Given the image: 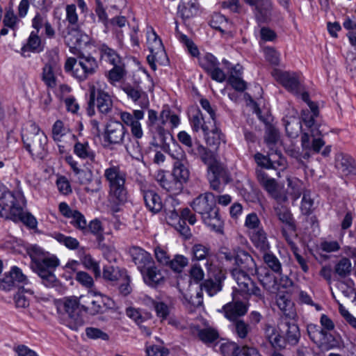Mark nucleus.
I'll list each match as a JSON object with an SVG mask.
<instances>
[{"mask_svg": "<svg viewBox=\"0 0 356 356\" xmlns=\"http://www.w3.org/2000/svg\"><path fill=\"white\" fill-rule=\"evenodd\" d=\"M27 252L31 259V268L41 278L42 283L47 287L54 286L56 282L54 271L59 266V259L37 245L29 247Z\"/></svg>", "mask_w": 356, "mask_h": 356, "instance_id": "1", "label": "nucleus"}, {"mask_svg": "<svg viewBox=\"0 0 356 356\" xmlns=\"http://www.w3.org/2000/svg\"><path fill=\"white\" fill-rule=\"evenodd\" d=\"M216 197L212 193L200 194L192 202L191 206L194 211L201 216L204 223L212 230L220 232L224 221L216 207Z\"/></svg>", "mask_w": 356, "mask_h": 356, "instance_id": "2", "label": "nucleus"}, {"mask_svg": "<svg viewBox=\"0 0 356 356\" xmlns=\"http://www.w3.org/2000/svg\"><path fill=\"white\" fill-rule=\"evenodd\" d=\"M104 177L108 183V198L110 201L119 204L127 199V190L125 186L127 173L119 165H111L106 168Z\"/></svg>", "mask_w": 356, "mask_h": 356, "instance_id": "3", "label": "nucleus"}, {"mask_svg": "<svg viewBox=\"0 0 356 356\" xmlns=\"http://www.w3.org/2000/svg\"><path fill=\"white\" fill-rule=\"evenodd\" d=\"M77 58H68L65 63V70L79 81L86 80L93 75L98 69L97 60L90 55H85L81 51L75 54Z\"/></svg>", "mask_w": 356, "mask_h": 356, "instance_id": "4", "label": "nucleus"}, {"mask_svg": "<svg viewBox=\"0 0 356 356\" xmlns=\"http://www.w3.org/2000/svg\"><path fill=\"white\" fill-rule=\"evenodd\" d=\"M26 149L33 159H43L47 154V138L44 133L32 123L22 134Z\"/></svg>", "mask_w": 356, "mask_h": 356, "instance_id": "5", "label": "nucleus"}, {"mask_svg": "<svg viewBox=\"0 0 356 356\" xmlns=\"http://www.w3.org/2000/svg\"><path fill=\"white\" fill-rule=\"evenodd\" d=\"M90 99L87 108L88 114L90 116L95 114V105L102 114H108L113 108V101L111 95L97 83V85L89 86Z\"/></svg>", "mask_w": 356, "mask_h": 356, "instance_id": "6", "label": "nucleus"}, {"mask_svg": "<svg viewBox=\"0 0 356 356\" xmlns=\"http://www.w3.org/2000/svg\"><path fill=\"white\" fill-rule=\"evenodd\" d=\"M63 307L68 316V326L70 329L77 330L83 325L85 305L83 302V299H81V296L79 298L76 296L65 298L63 301Z\"/></svg>", "mask_w": 356, "mask_h": 356, "instance_id": "7", "label": "nucleus"}, {"mask_svg": "<svg viewBox=\"0 0 356 356\" xmlns=\"http://www.w3.org/2000/svg\"><path fill=\"white\" fill-rule=\"evenodd\" d=\"M303 122L308 128L309 132H304L301 137V145L303 149H312L314 152L318 153L325 145L324 141L318 138L321 135L323 130L320 129L318 124L314 117L304 118Z\"/></svg>", "mask_w": 356, "mask_h": 356, "instance_id": "8", "label": "nucleus"}, {"mask_svg": "<svg viewBox=\"0 0 356 356\" xmlns=\"http://www.w3.org/2000/svg\"><path fill=\"white\" fill-rule=\"evenodd\" d=\"M85 305V313L95 316L103 314L113 307V301L99 292L90 291L88 296H81Z\"/></svg>", "mask_w": 356, "mask_h": 356, "instance_id": "9", "label": "nucleus"}, {"mask_svg": "<svg viewBox=\"0 0 356 356\" xmlns=\"http://www.w3.org/2000/svg\"><path fill=\"white\" fill-rule=\"evenodd\" d=\"M231 275L236 280L238 286L236 290L242 296L249 298L254 296L259 300L264 301V296L256 283L248 274L236 270H231Z\"/></svg>", "mask_w": 356, "mask_h": 356, "instance_id": "10", "label": "nucleus"}, {"mask_svg": "<svg viewBox=\"0 0 356 356\" xmlns=\"http://www.w3.org/2000/svg\"><path fill=\"white\" fill-rule=\"evenodd\" d=\"M207 177L211 188L220 192L222 186L231 181L229 171L222 163L217 161L207 170Z\"/></svg>", "mask_w": 356, "mask_h": 356, "instance_id": "11", "label": "nucleus"}, {"mask_svg": "<svg viewBox=\"0 0 356 356\" xmlns=\"http://www.w3.org/2000/svg\"><path fill=\"white\" fill-rule=\"evenodd\" d=\"M294 319L281 318L278 323V329L280 332L281 339L284 343L291 346L298 343L301 337L298 325L293 321Z\"/></svg>", "mask_w": 356, "mask_h": 356, "instance_id": "12", "label": "nucleus"}, {"mask_svg": "<svg viewBox=\"0 0 356 356\" xmlns=\"http://www.w3.org/2000/svg\"><path fill=\"white\" fill-rule=\"evenodd\" d=\"M126 134V129L119 121L111 120L105 127L103 134L106 147L120 145L122 143Z\"/></svg>", "mask_w": 356, "mask_h": 356, "instance_id": "13", "label": "nucleus"}, {"mask_svg": "<svg viewBox=\"0 0 356 356\" xmlns=\"http://www.w3.org/2000/svg\"><path fill=\"white\" fill-rule=\"evenodd\" d=\"M252 8L256 20L259 23H267L273 17L274 5L272 0H244Z\"/></svg>", "mask_w": 356, "mask_h": 356, "instance_id": "14", "label": "nucleus"}, {"mask_svg": "<svg viewBox=\"0 0 356 356\" xmlns=\"http://www.w3.org/2000/svg\"><path fill=\"white\" fill-rule=\"evenodd\" d=\"M172 157L176 161L174 163L172 177L177 183L181 184V189H183V184L186 183L190 177V172L187 167L186 156L181 147H178L177 155L172 154Z\"/></svg>", "mask_w": 356, "mask_h": 356, "instance_id": "15", "label": "nucleus"}, {"mask_svg": "<svg viewBox=\"0 0 356 356\" xmlns=\"http://www.w3.org/2000/svg\"><path fill=\"white\" fill-rule=\"evenodd\" d=\"M271 74L288 91L296 95L299 94L300 83L299 76L296 73L274 69Z\"/></svg>", "mask_w": 356, "mask_h": 356, "instance_id": "16", "label": "nucleus"}, {"mask_svg": "<svg viewBox=\"0 0 356 356\" xmlns=\"http://www.w3.org/2000/svg\"><path fill=\"white\" fill-rule=\"evenodd\" d=\"M309 339L319 348L327 349L333 341V336L326 330L315 324H309L307 327Z\"/></svg>", "mask_w": 356, "mask_h": 356, "instance_id": "17", "label": "nucleus"}, {"mask_svg": "<svg viewBox=\"0 0 356 356\" xmlns=\"http://www.w3.org/2000/svg\"><path fill=\"white\" fill-rule=\"evenodd\" d=\"M255 172L259 183L272 197L277 201H285L286 200L285 195H282L280 193L278 185L275 179L268 177L262 169L257 168Z\"/></svg>", "mask_w": 356, "mask_h": 356, "instance_id": "18", "label": "nucleus"}, {"mask_svg": "<svg viewBox=\"0 0 356 356\" xmlns=\"http://www.w3.org/2000/svg\"><path fill=\"white\" fill-rule=\"evenodd\" d=\"M248 310V305L241 300H233L222 307L225 317L231 322L241 319Z\"/></svg>", "mask_w": 356, "mask_h": 356, "instance_id": "19", "label": "nucleus"}, {"mask_svg": "<svg viewBox=\"0 0 356 356\" xmlns=\"http://www.w3.org/2000/svg\"><path fill=\"white\" fill-rule=\"evenodd\" d=\"M236 267L232 270L242 271L247 274L252 272L256 268V264L252 256L245 250L238 248L235 249V261Z\"/></svg>", "mask_w": 356, "mask_h": 356, "instance_id": "20", "label": "nucleus"}, {"mask_svg": "<svg viewBox=\"0 0 356 356\" xmlns=\"http://www.w3.org/2000/svg\"><path fill=\"white\" fill-rule=\"evenodd\" d=\"M335 167L342 175H356V162L351 156L347 154L339 152L336 154Z\"/></svg>", "mask_w": 356, "mask_h": 356, "instance_id": "21", "label": "nucleus"}, {"mask_svg": "<svg viewBox=\"0 0 356 356\" xmlns=\"http://www.w3.org/2000/svg\"><path fill=\"white\" fill-rule=\"evenodd\" d=\"M147 40L149 42L152 40V43H149V49L151 54L147 57L149 64H152L158 61L159 58H160L161 56L165 55V53L161 40L153 29L152 30L151 33L147 35Z\"/></svg>", "mask_w": 356, "mask_h": 356, "instance_id": "22", "label": "nucleus"}, {"mask_svg": "<svg viewBox=\"0 0 356 356\" xmlns=\"http://www.w3.org/2000/svg\"><path fill=\"white\" fill-rule=\"evenodd\" d=\"M131 254L134 262L140 273L154 264L150 254L142 248L134 247L131 250Z\"/></svg>", "mask_w": 356, "mask_h": 356, "instance_id": "23", "label": "nucleus"}, {"mask_svg": "<svg viewBox=\"0 0 356 356\" xmlns=\"http://www.w3.org/2000/svg\"><path fill=\"white\" fill-rule=\"evenodd\" d=\"M67 34L64 37L65 43L69 47L70 51L75 55L78 51H81L79 47L83 41V38H87V35H83L76 28L67 27Z\"/></svg>", "mask_w": 356, "mask_h": 356, "instance_id": "24", "label": "nucleus"}, {"mask_svg": "<svg viewBox=\"0 0 356 356\" xmlns=\"http://www.w3.org/2000/svg\"><path fill=\"white\" fill-rule=\"evenodd\" d=\"M1 286L4 290L9 291L16 283H25L26 276L17 266H13L8 273H6L1 280Z\"/></svg>", "mask_w": 356, "mask_h": 356, "instance_id": "25", "label": "nucleus"}, {"mask_svg": "<svg viewBox=\"0 0 356 356\" xmlns=\"http://www.w3.org/2000/svg\"><path fill=\"white\" fill-rule=\"evenodd\" d=\"M190 154L195 158H199L207 165V170L218 161L213 152L200 143L195 144V148L190 150Z\"/></svg>", "mask_w": 356, "mask_h": 356, "instance_id": "26", "label": "nucleus"}, {"mask_svg": "<svg viewBox=\"0 0 356 356\" xmlns=\"http://www.w3.org/2000/svg\"><path fill=\"white\" fill-rule=\"evenodd\" d=\"M275 156H277L278 159L277 160L273 159L270 156H265L261 153L257 152L254 154V158L259 166L266 169H276L277 166H284L285 161L282 156L281 153L275 151Z\"/></svg>", "mask_w": 356, "mask_h": 356, "instance_id": "27", "label": "nucleus"}, {"mask_svg": "<svg viewBox=\"0 0 356 356\" xmlns=\"http://www.w3.org/2000/svg\"><path fill=\"white\" fill-rule=\"evenodd\" d=\"M143 196L145 204L149 211L156 213L161 211L163 208L161 199L154 191H143Z\"/></svg>", "mask_w": 356, "mask_h": 356, "instance_id": "28", "label": "nucleus"}, {"mask_svg": "<svg viewBox=\"0 0 356 356\" xmlns=\"http://www.w3.org/2000/svg\"><path fill=\"white\" fill-rule=\"evenodd\" d=\"M276 305L284 316L282 318L294 319L296 316L294 303L289 297L284 295L278 296L276 298Z\"/></svg>", "mask_w": 356, "mask_h": 356, "instance_id": "29", "label": "nucleus"}, {"mask_svg": "<svg viewBox=\"0 0 356 356\" xmlns=\"http://www.w3.org/2000/svg\"><path fill=\"white\" fill-rule=\"evenodd\" d=\"M288 137L296 138L302 131V123L299 118L296 116H286L282 119Z\"/></svg>", "mask_w": 356, "mask_h": 356, "instance_id": "30", "label": "nucleus"}, {"mask_svg": "<svg viewBox=\"0 0 356 356\" xmlns=\"http://www.w3.org/2000/svg\"><path fill=\"white\" fill-rule=\"evenodd\" d=\"M193 259L196 261H205L211 263L213 261V254L209 245L196 243L192 247Z\"/></svg>", "mask_w": 356, "mask_h": 356, "instance_id": "31", "label": "nucleus"}, {"mask_svg": "<svg viewBox=\"0 0 356 356\" xmlns=\"http://www.w3.org/2000/svg\"><path fill=\"white\" fill-rule=\"evenodd\" d=\"M44 43L42 42L38 33L37 32H31L26 43L22 47V52L24 55L26 51L40 53L44 50Z\"/></svg>", "mask_w": 356, "mask_h": 356, "instance_id": "32", "label": "nucleus"}, {"mask_svg": "<svg viewBox=\"0 0 356 356\" xmlns=\"http://www.w3.org/2000/svg\"><path fill=\"white\" fill-rule=\"evenodd\" d=\"M250 348L248 346L241 347L236 343L228 342L220 346V352L223 356H246L247 350Z\"/></svg>", "mask_w": 356, "mask_h": 356, "instance_id": "33", "label": "nucleus"}, {"mask_svg": "<svg viewBox=\"0 0 356 356\" xmlns=\"http://www.w3.org/2000/svg\"><path fill=\"white\" fill-rule=\"evenodd\" d=\"M250 238L254 245L261 252L268 251L270 245L268 241L266 233L262 229L250 233Z\"/></svg>", "mask_w": 356, "mask_h": 356, "instance_id": "34", "label": "nucleus"}, {"mask_svg": "<svg viewBox=\"0 0 356 356\" xmlns=\"http://www.w3.org/2000/svg\"><path fill=\"white\" fill-rule=\"evenodd\" d=\"M140 273L143 275L144 282L152 286H156L163 280L162 273L157 269L155 264L149 267Z\"/></svg>", "mask_w": 356, "mask_h": 356, "instance_id": "35", "label": "nucleus"}, {"mask_svg": "<svg viewBox=\"0 0 356 356\" xmlns=\"http://www.w3.org/2000/svg\"><path fill=\"white\" fill-rule=\"evenodd\" d=\"M100 59L110 64L116 65L122 61V59L115 50L110 48L107 44H102L99 47Z\"/></svg>", "mask_w": 356, "mask_h": 356, "instance_id": "36", "label": "nucleus"}, {"mask_svg": "<svg viewBox=\"0 0 356 356\" xmlns=\"http://www.w3.org/2000/svg\"><path fill=\"white\" fill-rule=\"evenodd\" d=\"M74 153L81 159L94 161L95 159V153L91 149L88 142L81 143L76 141L74 145Z\"/></svg>", "mask_w": 356, "mask_h": 356, "instance_id": "37", "label": "nucleus"}, {"mask_svg": "<svg viewBox=\"0 0 356 356\" xmlns=\"http://www.w3.org/2000/svg\"><path fill=\"white\" fill-rule=\"evenodd\" d=\"M197 9L195 0H181L178 6V15L184 19H188L195 14Z\"/></svg>", "mask_w": 356, "mask_h": 356, "instance_id": "38", "label": "nucleus"}, {"mask_svg": "<svg viewBox=\"0 0 356 356\" xmlns=\"http://www.w3.org/2000/svg\"><path fill=\"white\" fill-rule=\"evenodd\" d=\"M19 200H22V203L24 204V197L20 193L15 195L10 191L6 190L1 191L0 190V206L2 207L3 210H7Z\"/></svg>", "mask_w": 356, "mask_h": 356, "instance_id": "39", "label": "nucleus"}, {"mask_svg": "<svg viewBox=\"0 0 356 356\" xmlns=\"http://www.w3.org/2000/svg\"><path fill=\"white\" fill-rule=\"evenodd\" d=\"M264 331L266 339L270 344L275 348L284 347V343L281 339L280 332H277L275 327L270 323H265Z\"/></svg>", "mask_w": 356, "mask_h": 356, "instance_id": "40", "label": "nucleus"}, {"mask_svg": "<svg viewBox=\"0 0 356 356\" xmlns=\"http://www.w3.org/2000/svg\"><path fill=\"white\" fill-rule=\"evenodd\" d=\"M123 277H127L125 269L115 267L113 266H106L103 269V277L111 282H116Z\"/></svg>", "mask_w": 356, "mask_h": 356, "instance_id": "41", "label": "nucleus"}, {"mask_svg": "<svg viewBox=\"0 0 356 356\" xmlns=\"http://www.w3.org/2000/svg\"><path fill=\"white\" fill-rule=\"evenodd\" d=\"M143 118L144 112L141 110H134L133 113L122 112L120 114L122 121L131 128L139 124V121L143 119Z\"/></svg>", "mask_w": 356, "mask_h": 356, "instance_id": "42", "label": "nucleus"}, {"mask_svg": "<svg viewBox=\"0 0 356 356\" xmlns=\"http://www.w3.org/2000/svg\"><path fill=\"white\" fill-rule=\"evenodd\" d=\"M352 271V264L347 257L339 259L334 266V272L339 278H346Z\"/></svg>", "mask_w": 356, "mask_h": 356, "instance_id": "43", "label": "nucleus"}, {"mask_svg": "<svg viewBox=\"0 0 356 356\" xmlns=\"http://www.w3.org/2000/svg\"><path fill=\"white\" fill-rule=\"evenodd\" d=\"M280 140V133L277 129H276L271 124H266L264 141L267 146L271 149H273L274 146Z\"/></svg>", "mask_w": 356, "mask_h": 356, "instance_id": "44", "label": "nucleus"}, {"mask_svg": "<svg viewBox=\"0 0 356 356\" xmlns=\"http://www.w3.org/2000/svg\"><path fill=\"white\" fill-rule=\"evenodd\" d=\"M206 138L207 144L213 147L215 149L218 148L221 142L225 143V136L221 133V131L218 128H214L211 131H208L207 134H204Z\"/></svg>", "mask_w": 356, "mask_h": 356, "instance_id": "45", "label": "nucleus"}, {"mask_svg": "<svg viewBox=\"0 0 356 356\" xmlns=\"http://www.w3.org/2000/svg\"><path fill=\"white\" fill-rule=\"evenodd\" d=\"M213 261H214L209 264H204L205 268L207 270L209 279H212L215 281L222 283L226 277L225 271L215 265Z\"/></svg>", "mask_w": 356, "mask_h": 356, "instance_id": "46", "label": "nucleus"}, {"mask_svg": "<svg viewBox=\"0 0 356 356\" xmlns=\"http://www.w3.org/2000/svg\"><path fill=\"white\" fill-rule=\"evenodd\" d=\"M276 214L280 221L286 225L288 227L289 231L292 232H296V225L290 211L286 208H277L275 209Z\"/></svg>", "mask_w": 356, "mask_h": 356, "instance_id": "47", "label": "nucleus"}, {"mask_svg": "<svg viewBox=\"0 0 356 356\" xmlns=\"http://www.w3.org/2000/svg\"><path fill=\"white\" fill-rule=\"evenodd\" d=\"M81 185L85 186L84 191L90 195L99 193L102 188L101 177H95L94 175Z\"/></svg>", "mask_w": 356, "mask_h": 356, "instance_id": "48", "label": "nucleus"}, {"mask_svg": "<svg viewBox=\"0 0 356 356\" xmlns=\"http://www.w3.org/2000/svg\"><path fill=\"white\" fill-rule=\"evenodd\" d=\"M259 279L261 284L267 291L273 292L277 289V279L273 274L269 272H266L264 275L259 274Z\"/></svg>", "mask_w": 356, "mask_h": 356, "instance_id": "49", "label": "nucleus"}, {"mask_svg": "<svg viewBox=\"0 0 356 356\" xmlns=\"http://www.w3.org/2000/svg\"><path fill=\"white\" fill-rule=\"evenodd\" d=\"M288 193L296 200L298 199L303 190L302 184L300 180L296 178H287Z\"/></svg>", "mask_w": 356, "mask_h": 356, "instance_id": "50", "label": "nucleus"}, {"mask_svg": "<svg viewBox=\"0 0 356 356\" xmlns=\"http://www.w3.org/2000/svg\"><path fill=\"white\" fill-rule=\"evenodd\" d=\"M191 121V127L193 131L197 132L202 129L204 132V134H208L209 127L205 124L202 114L200 110H197L195 113L193 115Z\"/></svg>", "mask_w": 356, "mask_h": 356, "instance_id": "51", "label": "nucleus"}, {"mask_svg": "<svg viewBox=\"0 0 356 356\" xmlns=\"http://www.w3.org/2000/svg\"><path fill=\"white\" fill-rule=\"evenodd\" d=\"M263 254V259L267 266L274 273L280 274L282 271V264L279 259L273 254L268 252V251Z\"/></svg>", "mask_w": 356, "mask_h": 356, "instance_id": "52", "label": "nucleus"}, {"mask_svg": "<svg viewBox=\"0 0 356 356\" xmlns=\"http://www.w3.org/2000/svg\"><path fill=\"white\" fill-rule=\"evenodd\" d=\"M81 261L85 268L92 271L95 277H99L101 276L99 263L97 262L90 254H83L81 257Z\"/></svg>", "mask_w": 356, "mask_h": 356, "instance_id": "53", "label": "nucleus"}, {"mask_svg": "<svg viewBox=\"0 0 356 356\" xmlns=\"http://www.w3.org/2000/svg\"><path fill=\"white\" fill-rule=\"evenodd\" d=\"M54 238L70 250H76L79 247V242L72 236H65L61 233H54Z\"/></svg>", "mask_w": 356, "mask_h": 356, "instance_id": "54", "label": "nucleus"}, {"mask_svg": "<svg viewBox=\"0 0 356 356\" xmlns=\"http://www.w3.org/2000/svg\"><path fill=\"white\" fill-rule=\"evenodd\" d=\"M104 236H98L97 248L101 250L106 259L108 261L115 260V251L114 248L104 243Z\"/></svg>", "mask_w": 356, "mask_h": 356, "instance_id": "55", "label": "nucleus"}, {"mask_svg": "<svg viewBox=\"0 0 356 356\" xmlns=\"http://www.w3.org/2000/svg\"><path fill=\"white\" fill-rule=\"evenodd\" d=\"M159 181L161 186L171 193L177 194L182 191L181 184L177 183L175 178L170 181L165 175H162Z\"/></svg>", "mask_w": 356, "mask_h": 356, "instance_id": "56", "label": "nucleus"}, {"mask_svg": "<svg viewBox=\"0 0 356 356\" xmlns=\"http://www.w3.org/2000/svg\"><path fill=\"white\" fill-rule=\"evenodd\" d=\"M170 205L173 207L172 209L170 208H165V218L168 220V222L174 226V225L177 222L175 221H179L180 218L179 217V209H177L175 207V204H179L177 200L172 199L170 201Z\"/></svg>", "mask_w": 356, "mask_h": 356, "instance_id": "57", "label": "nucleus"}, {"mask_svg": "<svg viewBox=\"0 0 356 356\" xmlns=\"http://www.w3.org/2000/svg\"><path fill=\"white\" fill-rule=\"evenodd\" d=\"M222 289V283L212 279L205 280L201 284V291L204 290L210 296H213Z\"/></svg>", "mask_w": 356, "mask_h": 356, "instance_id": "58", "label": "nucleus"}, {"mask_svg": "<svg viewBox=\"0 0 356 356\" xmlns=\"http://www.w3.org/2000/svg\"><path fill=\"white\" fill-rule=\"evenodd\" d=\"M232 323L234 333L239 338L245 339L248 336L250 330L249 324L245 323L242 319L234 321L232 322Z\"/></svg>", "mask_w": 356, "mask_h": 356, "instance_id": "59", "label": "nucleus"}, {"mask_svg": "<svg viewBox=\"0 0 356 356\" xmlns=\"http://www.w3.org/2000/svg\"><path fill=\"white\" fill-rule=\"evenodd\" d=\"M113 65V67L108 73V79L111 83L120 81L125 74L122 62Z\"/></svg>", "mask_w": 356, "mask_h": 356, "instance_id": "60", "label": "nucleus"}, {"mask_svg": "<svg viewBox=\"0 0 356 356\" xmlns=\"http://www.w3.org/2000/svg\"><path fill=\"white\" fill-rule=\"evenodd\" d=\"M227 23V18L220 13L213 14L209 22V24L213 29L221 32L225 31V28H226Z\"/></svg>", "mask_w": 356, "mask_h": 356, "instance_id": "61", "label": "nucleus"}, {"mask_svg": "<svg viewBox=\"0 0 356 356\" xmlns=\"http://www.w3.org/2000/svg\"><path fill=\"white\" fill-rule=\"evenodd\" d=\"M153 306L157 316L159 317L162 321L166 320L170 316L171 306H168L163 302H154Z\"/></svg>", "mask_w": 356, "mask_h": 356, "instance_id": "62", "label": "nucleus"}, {"mask_svg": "<svg viewBox=\"0 0 356 356\" xmlns=\"http://www.w3.org/2000/svg\"><path fill=\"white\" fill-rule=\"evenodd\" d=\"M200 63L201 67L209 74L219 63L217 58L211 54H207L200 60Z\"/></svg>", "mask_w": 356, "mask_h": 356, "instance_id": "63", "label": "nucleus"}, {"mask_svg": "<svg viewBox=\"0 0 356 356\" xmlns=\"http://www.w3.org/2000/svg\"><path fill=\"white\" fill-rule=\"evenodd\" d=\"M245 226L250 230V234L262 229L260 220L255 213H251L246 216Z\"/></svg>", "mask_w": 356, "mask_h": 356, "instance_id": "64", "label": "nucleus"}]
</instances>
